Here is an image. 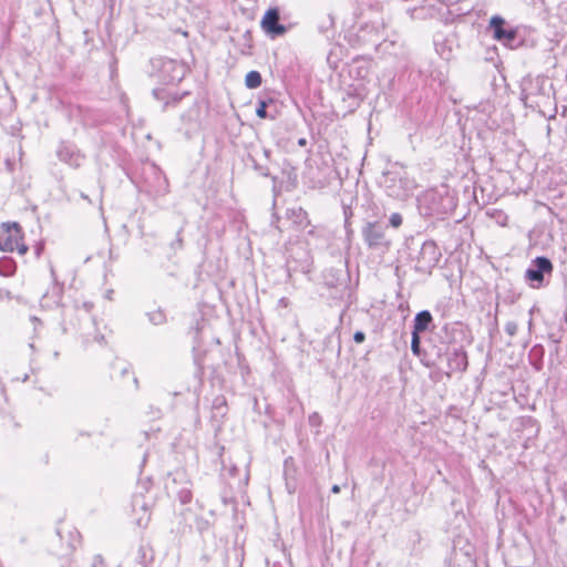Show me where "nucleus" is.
<instances>
[{"label": "nucleus", "mask_w": 567, "mask_h": 567, "mask_svg": "<svg viewBox=\"0 0 567 567\" xmlns=\"http://www.w3.org/2000/svg\"><path fill=\"white\" fill-rule=\"evenodd\" d=\"M503 148L501 150L502 157L498 158V173H504L514 177L518 172H522V164L529 161V156L524 154L523 145L516 136L509 132L503 133Z\"/></svg>", "instance_id": "1"}, {"label": "nucleus", "mask_w": 567, "mask_h": 567, "mask_svg": "<svg viewBox=\"0 0 567 567\" xmlns=\"http://www.w3.org/2000/svg\"><path fill=\"white\" fill-rule=\"evenodd\" d=\"M528 28L526 25H511L498 16V42L504 47L515 50L525 45Z\"/></svg>", "instance_id": "2"}, {"label": "nucleus", "mask_w": 567, "mask_h": 567, "mask_svg": "<svg viewBox=\"0 0 567 567\" xmlns=\"http://www.w3.org/2000/svg\"><path fill=\"white\" fill-rule=\"evenodd\" d=\"M0 250L18 251L19 255L27 254L28 246L23 243L21 228L17 223H3L0 226Z\"/></svg>", "instance_id": "3"}, {"label": "nucleus", "mask_w": 567, "mask_h": 567, "mask_svg": "<svg viewBox=\"0 0 567 567\" xmlns=\"http://www.w3.org/2000/svg\"><path fill=\"white\" fill-rule=\"evenodd\" d=\"M553 268V264L547 257H536L527 268L525 278L530 287L539 288L544 285L546 276L549 277L551 275Z\"/></svg>", "instance_id": "4"}, {"label": "nucleus", "mask_w": 567, "mask_h": 567, "mask_svg": "<svg viewBox=\"0 0 567 567\" xmlns=\"http://www.w3.org/2000/svg\"><path fill=\"white\" fill-rule=\"evenodd\" d=\"M261 29L271 37H278L286 33L285 25L279 23V11L276 8L269 9L260 21Z\"/></svg>", "instance_id": "5"}, {"label": "nucleus", "mask_w": 567, "mask_h": 567, "mask_svg": "<svg viewBox=\"0 0 567 567\" xmlns=\"http://www.w3.org/2000/svg\"><path fill=\"white\" fill-rule=\"evenodd\" d=\"M161 72L164 80H167L169 83H176L184 79L186 66L175 60H165L162 62Z\"/></svg>", "instance_id": "6"}, {"label": "nucleus", "mask_w": 567, "mask_h": 567, "mask_svg": "<svg viewBox=\"0 0 567 567\" xmlns=\"http://www.w3.org/2000/svg\"><path fill=\"white\" fill-rule=\"evenodd\" d=\"M363 236L370 247H379L386 244L383 230L375 224H369L363 229Z\"/></svg>", "instance_id": "7"}, {"label": "nucleus", "mask_w": 567, "mask_h": 567, "mask_svg": "<svg viewBox=\"0 0 567 567\" xmlns=\"http://www.w3.org/2000/svg\"><path fill=\"white\" fill-rule=\"evenodd\" d=\"M431 321H432V316L429 311L424 310V311L419 312L414 319L413 331L420 333V332L426 330L429 324L431 323Z\"/></svg>", "instance_id": "8"}, {"label": "nucleus", "mask_w": 567, "mask_h": 567, "mask_svg": "<svg viewBox=\"0 0 567 567\" xmlns=\"http://www.w3.org/2000/svg\"><path fill=\"white\" fill-rule=\"evenodd\" d=\"M287 216L299 227H305L308 225L307 213L302 208H292L287 212Z\"/></svg>", "instance_id": "9"}, {"label": "nucleus", "mask_w": 567, "mask_h": 567, "mask_svg": "<svg viewBox=\"0 0 567 567\" xmlns=\"http://www.w3.org/2000/svg\"><path fill=\"white\" fill-rule=\"evenodd\" d=\"M245 84L248 89H257L261 84V75L258 71H250L245 78Z\"/></svg>", "instance_id": "10"}, {"label": "nucleus", "mask_w": 567, "mask_h": 567, "mask_svg": "<svg viewBox=\"0 0 567 567\" xmlns=\"http://www.w3.org/2000/svg\"><path fill=\"white\" fill-rule=\"evenodd\" d=\"M411 349L413 351L414 354H419V351H420V338H419V332H414L412 333V342H411Z\"/></svg>", "instance_id": "11"}, {"label": "nucleus", "mask_w": 567, "mask_h": 567, "mask_svg": "<svg viewBox=\"0 0 567 567\" xmlns=\"http://www.w3.org/2000/svg\"><path fill=\"white\" fill-rule=\"evenodd\" d=\"M390 224L394 228L400 227L402 225V216L399 213H393L390 216Z\"/></svg>", "instance_id": "12"}, {"label": "nucleus", "mask_w": 567, "mask_h": 567, "mask_svg": "<svg viewBox=\"0 0 567 567\" xmlns=\"http://www.w3.org/2000/svg\"><path fill=\"white\" fill-rule=\"evenodd\" d=\"M517 323L514 322V321H508L506 324H505V331L506 333L509 336V337H513L516 334L517 332Z\"/></svg>", "instance_id": "13"}, {"label": "nucleus", "mask_w": 567, "mask_h": 567, "mask_svg": "<svg viewBox=\"0 0 567 567\" xmlns=\"http://www.w3.org/2000/svg\"><path fill=\"white\" fill-rule=\"evenodd\" d=\"M266 109H267L266 102H264V101L259 102V105H258V107L256 110L257 116L260 117V118H266L267 117V110Z\"/></svg>", "instance_id": "14"}, {"label": "nucleus", "mask_w": 567, "mask_h": 567, "mask_svg": "<svg viewBox=\"0 0 567 567\" xmlns=\"http://www.w3.org/2000/svg\"><path fill=\"white\" fill-rule=\"evenodd\" d=\"M364 339H365V334L362 331H357L353 334V340L357 343H362L364 341Z\"/></svg>", "instance_id": "15"}, {"label": "nucleus", "mask_w": 567, "mask_h": 567, "mask_svg": "<svg viewBox=\"0 0 567 567\" xmlns=\"http://www.w3.org/2000/svg\"><path fill=\"white\" fill-rule=\"evenodd\" d=\"M489 27L494 30V37L496 38V16L491 17Z\"/></svg>", "instance_id": "16"}, {"label": "nucleus", "mask_w": 567, "mask_h": 567, "mask_svg": "<svg viewBox=\"0 0 567 567\" xmlns=\"http://www.w3.org/2000/svg\"><path fill=\"white\" fill-rule=\"evenodd\" d=\"M162 93H163V90H161V89H155V90L153 91L154 96H155L156 99H158V100H164V96L162 95Z\"/></svg>", "instance_id": "17"}, {"label": "nucleus", "mask_w": 567, "mask_h": 567, "mask_svg": "<svg viewBox=\"0 0 567 567\" xmlns=\"http://www.w3.org/2000/svg\"><path fill=\"white\" fill-rule=\"evenodd\" d=\"M497 218H498V224L501 225H505V220L507 219V216L504 217V219L502 218V214L501 212L498 210V215H497Z\"/></svg>", "instance_id": "18"}, {"label": "nucleus", "mask_w": 567, "mask_h": 567, "mask_svg": "<svg viewBox=\"0 0 567 567\" xmlns=\"http://www.w3.org/2000/svg\"><path fill=\"white\" fill-rule=\"evenodd\" d=\"M331 492L334 493V494H338L340 492V486L339 485H333L332 488H331Z\"/></svg>", "instance_id": "19"}, {"label": "nucleus", "mask_w": 567, "mask_h": 567, "mask_svg": "<svg viewBox=\"0 0 567 567\" xmlns=\"http://www.w3.org/2000/svg\"><path fill=\"white\" fill-rule=\"evenodd\" d=\"M298 144H299L300 146H305V145L307 144L306 138H300V140L298 141Z\"/></svg>", "instance_id": "20"}, {"label": "nucleus", "mask_w": 567, "mask_h": 567, "mask_svg": "<svg viewBox=\"0 0 567 567\" xmlns=\"http://www.w3.org/2000/svg\"><path fill=\"white\" fill-rule=\"evenodd\" d=\"M395 181L399 182L400 185H401L405 179L399 178V179H395Z\"/></svg>", "instance_id": "21"}]
</instances>
